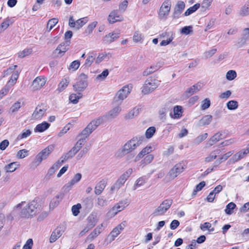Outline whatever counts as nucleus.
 Wrapping results in <instances>:
<instances>
[{
	"mask_svg": "<svg viewBox=\"0 0 249 249\" xmlns=\"http://www.w3.org/2000/svg\"><path fill=\"white\" fill-rule=\"evenodd\" d=\"M89 147L86 146L79 153L76 157L77 160L81 159L83 157L85 156L89 152Z\"/></svg>",
	"mask_w": 249,
	"mask_h": 249,
	"instance_id": "52",
	"label": "nucleus"
},
{
	"mask_svg": "<svg viewBox=\"0 0 249 249\" xmlns=\"http://www.w3.org/2000/svg\"><path fill=\"white\" fill-rule=\"evenodd\" d=\"M211 105V101L209 98H206L202 102L201 108L202 110H206Z\"/></svg>",
	"mask_w": 249,
	"mask_h": 249,
	"instance_id": "57",
	"label": "nucleus"
},
{
	"mask_svg": "<svg viewBox=\"0 0 249 249\" xmlns=\"http://www.w3.org/2000/svg\"><path fill=\"white\" fill-rule=\"evenodd\" d=\"M171 8V2L169 0L164 1L159 11V16L160 18H166L169 15Z\"/></svg>",
	"mask_w": 249,
	"mask_h": 249,
	"instance_id": "12",
	"label": "nucleus"
},
{
	"mask_svg": "<svg viewBox=\"0 0 249 249\" xmlns=\"http://www.w3.org/2000/svg\"><path fill=\"white\" fill-rule=\"evenodd\" d=\"M82 178V175L80 173L76 174L72 179L68 183L65 184L64 188L69 191L74 185L80 181Z\"/></svg>",
	"mask_w": 249,
	"mask_h": 249,
	"instance_id": "18",
	"label": "nucleus"
},
{
	"mask_svg": "<svg viewBox=\"0 0 249 249\" xmlns=\"http://www.w3.org/2000/svg\"><path fill=\"white\" fill-rule=\"evenodd\" d=\"M245 156H246V152H244L243 150H242L239 152L234 154L230 159V161H231L232 162H235L243 158Z\"/></svg>",
	"mask_w": 249,
	"mask_h": 249,
	"instance_id": "34",
	"label": "nucleus"
},
{
	"mask_svg": "<svg viewBox=\"0 0 249 249\" xmlns=\"http://www.w3.org/2000/svg\"><path fill=\"white\" fill-rule=\"evenodd\" d=\"M46 109L44 108H41L40 107L38 106L32 114L33 118L36 119L41 118L46 112Z\"/></svg>",
	"mask_w": 249,
	"mask_h": 249,
	"instance_id": "25",
	"label": "nucleus"
},
{
	"mask_svg": "<svg viewBox=\"0 0 249 249\" xmlns=\"http://www.w3.org/2000/svg\"><path fill=\"white\" fill-rule=\"evenodd\" d=\"M185 168L186 165L184 162L177 163L170 170L168 175L170 178L174 179L182 173Z\"/></svg>",
	"mask_w": 249,
	"mask_h": 249,
	"instance_id": "11",
	"label": "nucleus"
},
{
	"mask_svg": "<svg viewBox=\"0 0 249 249\" xmlns=\"http://www.w3.org/2000/svg\"><path fill=\"white\" fill-rule=\"evenodd\" d=\"M13 23L9 18L5 19L0 25V34L6 29Z\"/></svg>",
	"mask_w": 249,
	"mask_h": 249,
	"instance_id": "42",
	"label": "nucleus"
},
{
	"mask_svg": "<svg viewBox=\"0 0 249 249\" xmlns=\"http://www.w3.org/2000/svg\"><path fill=\"white\" fill-rule=\"evenodd\" d=\"M106 184L107 182L104 179L101 180L98 184H97L95 187V194L97 195H100L104 190Z\"/></svg>",
	"mask_w": 249,
	"mask_h": 249,
	"instance_id": "28",
	"label": "nucleus"
},
{
	"mask_svg": "<svg viewBox=\"0 0 249 249\" xmlns=\"http://www.w3.org/2000/svg\"><path fill=\"white\" fill-rule=\"evenodd\" d=\"M103 224H101L97 226L95 229L88 235L87 239L89 240H92L97 237L98 235L103 231Z\"/></svg>",
	"mask_w": 249,
	"mask_h": 249,
	"instance_id": "22",
	"label": "nucleus"
},
{
	"mask_svg": "<svg viewBox=\"0 0 249 249\" xmlns=\"http://www.w3.org/2000/svg\"><path fill=\"white\" fill-rule=\"evenodd\" d=\"M50 126V124L46 122H43V123L37 124L35 128L34 129V131L35 132H42L47 129L49 126Z\"/></svg>",
	"mask_w": 249,
	"mask_h": 249,
	"instance_id": "32",
	"label": "nucleus"
},
{
	"mask_svg": "<svg viewBox=\"0 0 249 249\" xmlns=\"http://www.w3.org/2000/svg\"><path fill=\"white\" fill-rule=\"evenodd\" d=\"M120 33L113 32L107 35L104 38L103 43L105 44H109L114 41L120 37Z\"/></svg>",
	"mask_w": 249,
	"mask_h": 249,
	"instance_id": "16",
	"label": "nucleus"
},
{
	"mask_svg": "<svg viewBox=\"0 0 249 249\" xmlns=\"http://www.w3.org/2000/svg\"><path fill=\"white\" fill-rule=\"evenodd\" d=\"M87 226L89 228L92 229L97 223V219L96 215L92 213L90 214L87 218Z\"/></svg>",
	"mask_w": 249,
	"mask_h": 249,
	"instance_id": "31",
	"label": "nucleus"
},
{
	"mask_svg": "<svg viewBox=\"0 0 249 249\" xmlns=\"http://www.w3.org/2000/svg\"><path fill=\"white\" fill-rule=\"evenodd\" d=\"M141 108L136 107L130 110L129 112L126 114L124 116V119L126 120H129L136 117L141 111Z\"/></svg>",
	"mask_w": 249,
	"mask_h": 249,
	"instance_id": "23",
	"label": "nucleus"
},
{
	"mask_svg": "<svg viewBox=\"0 0 249 249\" xmlns=\"http://www.w3.org/2000/svg\"><path fill=\"white\" fill-rule=\"evenodd\" d=\"M121 233L117 228H114L113 230L108 235V237L110 238V241H113L115 238Z\"/></svg>",
	"mask_w": 249,
	"mask_h": 249,
	"instance_id": "50",
	"label": "nucleus"
},
{
	"mask_svg": "<svg viewBox=\"0 0 249 249\" xmlns=\"http://www.w3.org/2000/svg\"><path fill=\"white\" fill-rule=\"evenodd\" d=\"M82 94L80 92H77V94L72 93L69 97L70 101L73 104H77L79 99L81 98Z\"/></svg>",
	"mask_w": 249,
	"mask_h": 249,
	"instance_id": "37",
	"label": "nucleus"
},
{
	"mask_svg": "<svg viewBox=\"0 0 249 249\" xmlns=\"http://www.w3.org/2000/svg\"><path fill=\"white\" fill-rule=\"evenodd\" d=\"M45 78L37 77L33 82L32 87L33 90H36L40 89L45 84Z\"/></svg>",
	"mask_w": 249,
	"mask_h": 249,
	"instance_id": "17",
	"label": "nucleus"
},
{
	"mask_svg": "<svg viewBox=\"0 0 249 249\" xmlns=\"http://www.w3.org/2000/svg\"><path fill=\"white\" fill-rule=\"evenodd\" d=\"M21 107V103L20 102L18 101L15 103L11 107L10 111L13 113L17 111Z\"/></svg>",
	"mask_w": 249,
	"mask_h": 249,
	"instance_id": "60",
	"label": "nucleus"
},
{
	"mask_svg": "<svg viewBox=\"0 0 249 249\" xmlns=\"http://www.w3.org/2000/svg\"><path fill=\"white\" fill-rule=\"evenodd\" d=\"M200 6L199 3H196L194 6L188 8L184 13L185 16H188L196 12Z\"/></svg>",
	"mask_w": 249,
	"mask_h": 249,
	"instance_id": "38",
	"label": "nucleus"
},
{
	"mask_svg": "<svg viewBox=\"0 0 249 249\" xmlns=\"http://www.w3.org/2000/svg\"><path fill=\"white\" fill-rule=\"evenodd\" d=\"M132 173V169L129 168L123 175H122L117 179L116 182L114 184V185L111 186L110 188L111 191L119 190L124 184Z\"/></svg>",
	"mask_w": 249,
	"mask_h": 249,
	"instance_id": "8",
	"label": "nucleus"
},
{
	"mask_svg": "<svg viewBox=\"0 0 249 249\" xmlns=\"http://www.w3.org/2000/svg\"><path fill=\"white\" fill-rule=\"evenodd\" d=\"M32 133L30 130H23L22 132L18 136L19 139H25L29 136Z\"/></svg>",
	"mask_w": 249,
	"mask_h": 249,
	"instance_id": "63",
	"label": "nucleus"
},
{
	"mask_svg": "<svg viewBox=\"0 0 249 249\" xmlns=\"http://www.w3.org/2000/svg\"><path fill=\"white\" fill-rule=\"evenodd\" d=\"M154 159V156L151 154L148 155L141 161V164L144 167L146 164L151 163Z\"/></svg>",
	"mask_w": 249,
	"mask_h": 249,
	"instance_id": "44",
	"label": "nucleus"
},
{
	"mask_svg": "<svg viewBox=\"0 0 249 249\" xmlns=\"http://www.w3.org/2000/svg\"><path fill=\"white\" fill-rule=\"evenodd\" d=\"M227 108L229 110H234L238 108V103L234 100H231L227 103Z\"/></svg>",
	"mask_w": 249,
	"mask_h": 249,
	"instance_id": "48",
	"label": "nucleus"
},
{
	"mask_svg": "<svg viewBox=\"0 0 249 249\" xmlns=\"http://www.w3.org/2000/svg\"><path fill=\"white\" fill-rule=\"evenodd\" d=\"M236 72L233 70L229 71L226 74V78L228 80H232L236 77Z\"/></svg>",
	"mask_w": 249,
	"mask_h": 249,
	"instance_id": "62",
	"label": "nucleus"
},
{
	"mask_svg": "<svg viewBox=\"0 0 249 249\" xmlns=\"http://www.w3.org/2000/svg\"><path fill=\"white\" fill-rule=\"evenodd\" d=\"M107 19L110 23H113L117 21H122L123 17L119 15L117 10H114L110 13Z\"/></svg>",
	"mask_w": 249,
	"mask_h": 249,
	"instance_id": "21",
	"label": "nucleus"
},
{
	"mask_svg": "<svg viewBox=\"0 0 249 249\" xmlns=\"http://www.w3.org/2000/svg\"><path fill=\"white\" fill-rule=\"evenodd\" d=\"M62 165V161L58 160L54 163L53 166L49 169L46 176L48 178L51 177L54 174L55 172Z\"/></svg>",
	"mask_w": 249,
	"mask_h": 249,
	"instance_id": "27",
	"label": "nucleus"
},
{
	"mask_svg": "<svg viewBox=\"0 0 249 249\" xmlns=\"http://www.w3.org/2000/svg\"><path fill=\"white\" fill-rule=\"evenodd\" d=\"M65 230V227L64 225H60L57 227L52 232L50 238V242L53 243L59 238Z\"/></svg>",
	"mask_w": 249,
	"mask_h": 249,
	"instance_id": "14",
	"label": "nucleus"
},
{
	"mask_svg": "<svg viewBox=\"0 0 249 249\" xmlns=\"http://www.w3.org/2000/svg\"><path fill=\"white\" fill-rule=\"evenodd\" d=\"M77 153V152L72 147L68 153L62 155L58 160L62 161V164H63L65 161L72 158Z\"/></svg>",
	"mask_w": 249,
	"mask_h": 249,
	"instance_id": "24",
	"label": "nucleus"
},
{
	"mask_svg": "<svg viewBox=\"0 0 249 249\" xmlns=\"http://www.w3.org/2000/svg\"><path fill=\"white\" fill-rule=\"evenodd\" d=\"M201 88L200 85L199 84H196L194 85L193 86L190 88H188L185 92H184L183 95L186 98H188L195 93H196L200 90Z\"/></svg>",
	"mask_w": 249,
	"mask_h": 249,
	"instance_id": "19",
	"label": "nucleus"
},
{
	"mask_svg": "<svg viewBox=\"0 0 249 249\" xmlns=\"http://www.w3.org/2000/svg\"><path fill=\"white\" fill-rule=\"evenodd\" d=\"M193 27L191 26H185L183 27L180 31L181 34L183 35H189L193 32Z\"/></svg>",
	"mask_w": 249,
	"mask_h": 249,
	"instance_id": "64",
	"label": "nucleus"
},
{
	"mask_svg": "<svg viewBox=\"0 0 249 249\" xmlns=\"http://www.w3.org/2000/svg\"><path fill=\"white\" fill-rule=\"evenodd\" d=\"M213 1V0H203L201 5L203 10L205 11L208 9Z\"/></svg>",
	"mask_w": 249,
	"mask_h": 249,
	"instance_id": "58",
	"label": "nucleus"
},
{
	"mask_svg": "<svg viewBox=\"0 0 249 249\" xmlns=\"http://www.w3.org/2000/svg\"><path fill=\"white\" fill-rule=\"evenodd\" d=\"M81 208V205L79 203L73 205L71 208L72 214L74 216H77L80 213V209Z\"/></svg>",
	"mask_w": 249,
	"mask_h": 249,
	"instance_id": "56",
	"label": "nucleus"
},
{
	"mask_svg": "<svg viewBox=\"0 0 249 249\" xmlns=\"http://www.w3.org/2000/svg\"><path fill=\"white\" fill-rule=\"evenodd\" d=\"M41 210L38 198L36 197L29 202L21 210L20 215L22 217L29 218L33 217L38 213Z\"/></svg>",
	"mask_w": 249,
	"mask_h": 249,
	"instance_id": "3",
	"label": "nucleus"
},
{
	"mask_svg": "<svg viewBox=\"0 0 249 249\" xmlns=\"http://www.w3.org/2000/svg\"><path fill=\"white\" fill-rule=\"evenodd\" d=\"M82 205L86 209L90 210L93 207V202L90 198L86 197L83 200Z\"/></svg>",
	"mask_w": 249,
	"mask_h": 249,
	"instance_id": "39",
	"label": "nucleus"
},
{
	"mask_svg": "<svg viewBox=\"0 0 249 249\" xmlns=\"http://www.w3.org/2000/svg\"><path fill=\"white\" fill-rule=\"evenodd\" d=\"M129 204V201L125 199L119 201L109 211L108 213L111 216H115L119 212L123 210Z\"/></svg>",
	"mask_w": 249,
	"mask_h": 249,
	"instance_id": "10",
	"label": "nucleus"
},
{
	"mask_svg": "<svg viewBox=\"0 0 249 249\" xmlns=\"http://www.w3.org/2000/svg\"><path fill=\"white\" fill-rule=\"evenodd\" d=\"M88 21V18L84 17L76 21V29L78 30L82 27Z\"/></svg>",
	"mask_w": 249,
	"mask_h": 249,
	"instance_id": "43",
	"label": "nucleus"
},
{
	"mask_svg": "<svg viewBox=\"0 0 249 249\" xmlns=\"http://www.w3.org/2000/svg\"><path fill=\"white\" fill-rule=\"evenodd\" d=\"M28 155V151L23 149L19 150L17 153V157L18 159H23Z\"/></svg>",
	"mask_w": 249,
	"mask_h": 249,
	"instance_id": "54",
	"label": "nucleus"
},
{
	"mask_svg": "<svg viewBox=\"0 0 249 249\" xmlns=\"http://www.w3.org/2000/svg\"><path fill=\"white\" fill-rule=\"evenodd\" d=\"M53 145H50L43 149L35 157L34 161L32 162V166L36 167L38 166L42 161L47 158L49 155L54 150Z\"/></svg>",
	"mask_w": 249,
	"mask_h": 249,
	"instance_id": "4",
	"label": "nucleus"
},
{
	"mask_svg": "<svg viewBox=\"0 0 249 249\" xmlns=\"http://www.w3.org/2000/svg\"><path fill=\"white\" fill-rule=\"evenodd\" d=\"M182 107L181 106H176L174 108V114L170 113V116L172 118H179L182 116Z\"/></svg>",
	"mask_w": 249,
	"mask_h": 249,
	"instance_id": "30",
	"label": "nucleus"
},
{
	"mask_svg": "<svg viewBox=\"0 0 249 249\" xmlns=\"http://www.w3.org/2000/svg\"><path fill=\"white\" fill-rule=\"evenodd\" d=\"M102 121L101 118H97L93 120L89 123L87 127L83 129L81 132L79 134L78 137H82L80 138L76 142L73 148L78 152L82 146L85 144V139L88 138L89 135L95 130L97 127L101 124Z\"/></svg>",
	"mask_w": 249,
	"mask_h": 249,
	"instance_id": "1",
	"label": "nucleus"
},
{
	"mask_svg": "<svg viewBox=\"0 0 249 249\" xmlns=\"http://www.w3.org/2000/svg\"><path fill=\"white\" fill-rule=\"evenodd\" d=\"M71 43L70 40H66L65 42L60 43L53 51V54L57 53V56H61L68 50V46Z\"/></svg>",
	"mask_w": 249,
	"mask_h": 249,
	"instance_id": "13",
	"label": "nucleus"
},
{
	"mask_svg": "<svg viewBox=\"0 0 249 249\" xmlns=\"http://www.w3.org/2000/svg\"><path fill=\"white\" fill-rule=\"evenodd\" d=\"M152 151V147L151 146H146L142 150L139 152V153L137 155V156L135 157L134 161L135 162H137L139 161L141 159L143 158L145 155L148 154L150 152Z\"/></svg>",
	"mask_w": 249,
	"mask_h": 249,
	"instance_id": "26",
	"label": "nucleus"
},
{
	"mask_svg": "<svg viewBox=\"0 0 249 249\" xmlns=\"http://www.w3.org/2000/svg\"><path fill=\"white\" fill-rule=\"evenodd\" d=\"M160 81L158 80L155 77H149L145 82L142 87V92L144 94H148L155 89L160 84Z\"/></svg>",
	"mask_w": 249,
	"mask_h": 249,
	"instance_id": "5",
	"label": "nucleus"
},
{
	"mask_svg": "<svg viewBox=\"0 0 249 249\" xmlns=\"http://www.w3.org/2000/svg\"><path fill=\"white\" fill-rule=\"evenodd\" d=\"M236 205L233 202L229 203L225 210L226 214L231 215L233 213V210L235 208Z\"/></svg>",
	"mask_w": 249,
	"mask_h": 249,
	"instance_id": "47",
	"label": "nucleus"
},
{
	"mask_svg": "<svg viewBox=\"0 0 249 249\" xmlns=\"http://www.w3.org/2000/svg\"><path fill=\"white\" fill-rule=\"evenodd\" d=\"M205 182L204 181L200 182L198 184H197L193 192L192 196L194 197L196 195L197 192L201 190L205 186Z\"/></svg>",
	"mask_w": 249,
	"mask_h": 249,
	"instance_id": "51",
	"label": "nucleus"
},
{
	"mask_svg": "<svg viewBox=\"0 0 249 249\" xmlns=\"http://www.w3.org/2000/svg\"><path fill=\"white\" fill-rule=\"evenodd\" d=\"M156 131L155 127L151 126L149 127L145 132V137L148 138H151Z\"/></svg>",
	"mask_w": 249,
	"mask_h": 249,
	"instance_id": "55",
	"label": "nucleus"
},
{
	"mask_svg": "<svg viewBox=\"0 0 249 249\" xmlns=\"http://www.w3.org/2000/svg\"><path fill=\"white\" fill-rule=\"evenodd\" d=\"M240 15L242 16H247L249 15V1L242 7Z\"/></svg>",
	"mask_w": 249,
	"mask_h": 249,
	"instance_id": "53",
	"label": "nucleus"
},
{
	"mask_svg": "<svg viewBox=\"0 0 249 249\" xmlns=\"http://www.w3.org/2000/svg\"><path fill=\"white\" fill-rule=\"evenodd\" d=\"M32 52L31 49H26L22 51L19 52L18 53V57L23 58L30 54Z\"/></svg>",
	"mask_w": 249,
	"mask_h": 249,
	"instance_id": "61",
	"label": "nucleus"
},
{
	"mask_svg": "<svg viewBox=\"0 0 249 249\" xmlns=\"http://www.w3.org/2000/svg\"><path fill=\"white\" fill-rule=\"evenodd\" d=\"M172 203V199H168L164 200L154 211L153 214L155 216L163 214L170 208Z\"/></svg>",
	"mask_w": 249,
	"mask_h": 249,
	"instance_id": "9",
	"label": "nucleus"
},
{
	"mask_svg": "<svg viewBox=\"0 0 249 249\" xmlns=\"http://www.w3.org/2000/svg\"><path fill=\"white\" fill-rule=\"evenodd\" d=\"M223 137L222 132H218L213 136L208 141V146L210 147L213 145L214 144L218 142L220 140H222Z\"/></svg>",
	"mask_w": 249,
	"mask_h": 249,
	"instance_id": "20",
	"label": "nucleus"
},
{
	"mask_svg": "<svg viewBox=\"0 0 249 249\" xmlns=\"http://www.w3.org/2000/svg\"><path fill=\"white\" fill-rule=\"evenodd\" d=\"M69 81L66 78L62 79L58 85V90L59 92L64 90L68 86Z\"/></svg>",
	"mask_w": 249,
	"mask_h": 249,
	"instance_id": "45",
	"label": "nucleus"
},
{
	"mask_svg": "<svg viewBox=\"0 0 249 249\" xmlns=\"http://www.w3.org/2000/svg\"><path fill=\"white\" fill-rule=\"evenodd\" d=\"M131 89L128 85L123 87L116 93L114 98V103H116L117 105H120L122 101L130 93Z\"/></svg>",
	"mask_w": 249,
	"mask_h": 249,
	"instance_id": "7",
	"label": "nucleus"
},
{
	"mask_svg": "<svg viewBox=\"0 0 249 249\" xmlns=\"http://www.w3.org/2000/svg\"><path fill=\"white\" fill-rule=\"evenodd\" d=\"M221 150L219 149L215 150L205 158V161L209 162L215 159L217 157V154H219Z\"/></svg>",
	"mask_w": 249,
	"mask_h": 249,
	"instance_id": "36",
	"label": "nucleus"
},
{
	"mask_svg": "<svg viewBox=\"0 0 249 249\" xmlns=\"http://www.w3.org/2000/svg\"><path fill=\"white\" fill-rule=\"evenodd\" d=\"M185 7V4L183 1L181 0L178 1L174 8L173 18H178L179 15L184 9Z\"/></svg>",
	"mask_w": 249,
	"mask_h": 249,
	"instance_id": "15",
	"label": "nucleus"
},
{
	"mask_svg": "<svg viewBox=\"0 0 249 249\" xmlns=\"http://www.w3.org/2000/svg\"><path fill=\"white\" fill-rule=\"evenodd\" d=\"M97 24V21H94L90 24H89L88 27H87V29L85 30V32L87 34H89L92 33L93 29L95 28Z\"/></svg>",
	"mask_w": 249,
	"mask_h": 249,
	"instance_id": "59",
	"label": "nucleus"
},
{
	"mask_svg": "<svg viewBox=\"0 0 249 249\" xmlns=\"http://www.w3.org/2000/svg\"><path fill=\"white\" fill-rule=\"evenodd\" d=\"M168 109L166 108H162L159 111L160 119L163 122L166 120V115Z\"/></svg>",
	"mask_w": 249,
	"mask_h": 249,
	"instance_id": "49",
	"label": "nucleus"
},
{
	"mask_svg": "<svg viewBox=\"0 0 249 249\" xmlns=\"http://www.w3.org/2000/svg\"><path fill=\"white\" fill-rule=\"evenodd\" d=\"M144 137L143 136H137L125 143L123 147L119 149L115 154L117 158H121L125 155L132 152L142 143Z\"/></svg>",
	"mask_w": 249,
	"mask_h": 249,
	"instance_id": "2",
	"label": "nucleus"
},
{
	"mask_svg": "<svg viewBox=\"0 0 249 249\" xmlns=\"http://www.w3.org/2000/svg\"><path fill=\"white\" fill-rule=\"evenodd\" d=\"M87 79L88 76L86 74L84 73L80 74L77 82L73 85L74 90L75 91L81 92L86 89L88 85Z\"/></svg>",
	"mask_w": 249,
	"mask_h": 249,
	"instance_id": "6",
	"label": "nucleus"
},
{
	"mask_svg": "<svg viewBox=\"0 0 249 249\" xmlns=\"http://www.w3.org/2000/svg\"><path fill=\"white\" fill-rule=\"evenodd\" d=\"M19 166V164L17 162H13L5 166L4 169L6 172L12 173L14 172Z\"/></svg>",
	"mask_w": 249,
	"mask_h": 249,
	"instance_id": "33",
	"label": "nucleus"
},
{
	"mask_svg": "<svg viewBox=\"0 0 249 249\" xmlns=\"http://www.w3.org/2000/svg\"><path fill=\"white\" fill-rule=\"evenodd\" d=\"M212 116L211 115H207L204 116L200 121H199V125L204 126L208 125L210 124L212 120Z\"/></svg>",
	"mask_w": 249,
	"mask_h": 249,
	"instance_id": "35",
	"label": "nucleus"
},
{
	"mask_svg": "<svg viewBox=\"0 0 249 249\" xmlns=\"http://www.w3.org/2000/svg\"><path fill=\"white\" fill-rule=\"evenodd\" d=\"M121 110V107L119 106V105H118V106L114 107L109 112L108 115L111 117V118H114L119 114Z\"/></svg>",
	"mask_w": 249,
	"mask_h": 249,
	"instance_id": "46",
	"label": "nucleus"
},
{
	"mask_svg": "<svg viewBox=\"0 0 249 249\" xmlns=\"http://www.w3.org/2000/svg\"><path fill=\"white\" fill-rule=\"evenodd\" d=\"M63 195L59 194L54 196L51 201L50 203V209H53L56 207L59 203V202L62 199Z\"/></svg>",
	"mask_w": 249,
	"mask_h": 249,
	"instance_id": "29",
	"label": "nucleus"
},
{
	"mask_svg": "<svg viewBox=\"0 0 249 249\" xmlns=\"http://www.w3.org/2000/svg\"><path fill=\"white\" fill-rule=\"evenodd\" d=\"M58 19L56 18H53L50 19L47 25V30L50 32L53 27L58 23Z\"/></svg>",
	"mask_w": 249,
	"mask_h": 249,
	"instance_id": "41",
	"label": "nucleus"
},
{
	"mask_svg": "<svg viewBox=\"0 0 249 249\" xmlns=\"http://www.w3.org/2000/svg\"><path fill=\"white\" fill-rule=\"evenodd\" d=\"M208 133H205L202 135H199L196 138L194 141L193 143L196 145H198L204 140L206 139L208 137Z\"/></svg>",
	"mask_w": 249,
	"mask_h": 249,
	"instance_id": "40",
	"label": "nucleus"
}]
</instances>
